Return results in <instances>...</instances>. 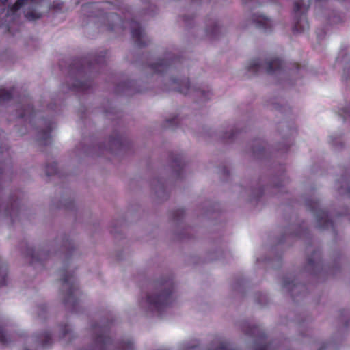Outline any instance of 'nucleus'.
<instances>
[{"label":"nucleus","mask_w":350,"mask_h":350,"mask_svg":"<svg viewBox=\"0 0 350 350\" xmlns=\"http://www.w3.org/2000/svg\"><path fill=\"white\" fill-rule=\"evenodd\" d=\"M113 7L112 10H121L120 5H115L109 1H103L101 3H90L83 5V10L88 9H96L97 11L94 12L90 16L96 18H106L107 19H112L113 21H118V23L124 26L126 23H129L131 28V36L134 40L135 44L138 48H143L148 44L150 42L149 39L146 37L141 25L137 23L134 19L129 21H123L122 18L116 13L109 12L105 11L106 9H109Z\"/></svg>","instance_id":"1"},{"label":"nucleus","mask_w":350,"mask_h":350,"mask_svg":"<svg viewBox=\"0 0 350 350\" xmlns=\"http://www.w3.org/2000/svg\"><path fill=\"white\" fill-rule=\"evenodd\" d=\"M157 295H148L146 302L148 306L157 312L163 310L173 300L174 284L172 279L161 280L157 286Z\"/></svg>","instance_id":"2"},{"label":"nucleus","mask_w":350,"mask_h":350,"mask_svg":"<svg viewBox=\"0 0 350 350\" xmlns=\"http://www.w3.org/2000/svg\"><path fill=\"white\" fill-rule=\"evenodd\" d=\"M62 286L66 289L64 294V304L70 308L72 312H76L79 300L77 297L78 286L73 273L63 270L61 274Z\"/></svg>","instance_id":"3"},{"label":"nucleus","mask_w":350,"mask_h":350,"mask_svg":"<svg viewBox=\"0 0 350 350\" xmlns=\"http://www.w3.org/2000/svg\"><path fill=\"white\" fill-rule=\"evenodd\" d=\"M30 3L31 7L25 12V18L33 21L42 17V14L36 11V8L40 2V0H16L15 3L10 7L5 14V21H15L18 18L17 12L21 7Z\"/></svg>","instance_id":"4"},{"label":"nucleus","mask_w":350,"mask_h":350,"mask_svg":"<svg viewBox=\"0 0 350 350\" xmlns=\"http://www.w3.org/2000/svg\"><path fill=\"white\" fill-rule=\"evenodd\" d=\"M286 65L284 62L278 57L271 58L265 62V66L258 59L251 61L247 70L254 74H258L262 68H265L266 73L274 75L284 70Z\"/></svg>","instance_id":"5"},{"label":"nucleus","mask_w":350,"mask_h":350,"mask_svg":"<svg viewBox=\"0 0 350 350\" xmlns=\"http://www.w3.org/2000/svg\"><path fill=\"white\" fill-rule=\"evenodd\" d=\"M310 1L305 4L303 0L294 1V18L295 24L293 27L294 33H301L309 29V23L306 18V12L310 6Z\"/></svg>","instance_id":"6"},{"label":"nucleus","mask_w":350,"mask_h":350,"mask_svg":"<svg viewBox=\"0 0 350 350\" xmlns=\"http://www.w3.org/2000/svg\"><path fill=\"white\" fill-rule=\"evenodd\" d=\"M170 85L172 88H169L168 90H175L185 95L194 92L198 96L201 97L204 100L209 99V96L211 95L209 90L206 91L201 88L191 87L188 78H172L170 79Z\"/></svg>","instance_id":"7"},{"label":"nucleus","mask_w":350,"mask_h":350,"mask_svg":"<svg viewBox=\"0 0 350 350\" xmlns=\"http://www.w3.org/2000/svg\"><path fill=\"white\" fill-rule=\"evenodd\" d=\"M306 205L316 217L319 228L325 230L334 228L329 213L320 208L318 200L308 198L306 200Z\"/></svg>","instance_id":"8"},{"label":"nucleus","mask_w":350,"mask_h":350,"mask_svg":"<svg viewBox=\"0 0 350 350\" xmlns=\"http://www.w3.org/2000/svg\"><path fill=\"white\" fill-rule=\"evenodd\" d=\"M245 334L255 338L256 346L254 350H269V344L265 342L266 334L259 326L252 325L245 330Z\"/></svg>","instance_id":"9"},{"label":"nucleus","mask_w":350,"mask_h":350,"mask_svg":"<svg viewBox=\"0 0 350 350\" xmlns=\"http://www.w3.org/2000/svg\"><path fill=\"white\" fill-rule=\"evenodd\" d=\"M178 59L176 56L167 55L165 59H159L157 62L152 64L150 68L155 73H163L167 72Z\"/></svg>","instance_id":"10"},{"label":"nucleus","mask_w":350,"mask_h":350,"mask_svg":"<svg viewBox=\"0 0 350 350\" xmlns=\"http://www.w3.org/2000/svg\"><path fill=\"white\" fill-rule=\"evenodd\" d=\"M252 22L255 26L265 32L271 31L273 27L272 21L262 14H254L252 16Z\"/></svg>","instance_id":"11"},{"label":"nucleus","mask_w":350,"mask_h":350,"mask_svg":"<svg viewBox=\"0 0 350 350\" xmlns=\"http://www.w3.org/2000/svg\"><path fill=\"white\" fill-rule=\"evenodd\" d=\"M10 204L7 205L6 208L4 211V216L10 217L11 218L12 222L14 221V217H16L19 215L21 207V200L18 198L14 199L12 198L10 199Z\"/></svg>","instance_id":"12"},{"label":"nucleus","mask_w":350,"mask_h":350,"mask_svg":"<svg viewBox=\"0 0 350 350\" xmlns=\"http://www.w3.org/2000/svg\"><path fill=\"white\" fill-rule=\"evenodd\" d=\"M23 103L22 112L19 113L18 117L20 118H26V120H29L31 122V119L36 116V111L34 110L33 106L31 104V101L28 98H23Z\"/></svg>","instance_id":"13"},{"label":"nucleus","mask_w":350,"mask_h":350,"mask_svg":"<svg viewBox=\"0 0 350 350\" xmlns=\"http://www.w3.org/2000/svg\"><path fill=\"white\" fill-rule=\"evenodd\" d=\"M27 256L31 258V264L40 262L42 265L43 262L49 258V254L42 250L36 251L32 248H27Z\"/></svg>","instance_id":"14"},{"label":"nucleus","mask_w":350,"mask_h":350,"mask_svg":"<svg viewBox=\"0 0 350 350\" xmlns=\"http://www.w3.org/2000/svg\"><path fill=\"white\" fill-rule=\"evenodd\" d=\"M53 127L51 122H46L45 128L38 131V140L40 144L46 146L51 143V133Z\"/></svg>","instance_id":"15"},{"label":"nucleus","mask_w":350,"mask_h":350,"mask_svg":"<svg viewBox=\"0 0 350 350\" xmlns=\"http://www.w3.org/2000/svg\"><path fill=\"white\" fill-rule=\"evenodd\" d=\"M321 252L319 250H314L312 255L308 257L307 262V268L313 272H315L317 269L321 265L320 260Z\"/></svg>","instance_id":"16"},{"label":"nucleus","mask_w":350,"mask_h":350,"mask_svg":"<svg viewBox=\"0 0 350 350\" xmlns=\"http://www.w3.org/2000/svg\"><path fill=\"white\" fill-rule=\"evenodd\" d=\"M36 341L40 342L43 348L50 347L52 343V336L49 332H44L36 336Z\"/></svg>","instance_id":"17"},{"label":"nucleus","mask_w":350,"mask_h":350,"mask_svg":"<svg viewBox=\"0 0 350 350\" xmlns=\"http://www.w3.org/2000/svg\"><path fill=\"white\" fill-rule=\"evenodd\" d=\"M14 93V88H12L10 90L0 89V103H4L12 100Z\"/></svg>","instance_id":"18"},{"label":"nucleus","mask_w":350,"mask_h":350,"mask_svg":"<svg viewBox=\"0 0 350 350\" xmlns=\"http://www.w3.org/2000/svg\"><path fill=\"white\" fill-rule=\"evenodd\" d=\"M123 137L117 134L115 136H111L109 138L110 146H116L118 149H121L123 146Z\"/></svg>","instance_id":"19"},{"label":"nucleus","mask_w":350,"mask_h":350,"mask_svg":"<svg viewBox=\"0 0 350 350\" xmlns=\"http://www.w3.org/2000/svg\"><path fill=\"white\" fill-rule=\"evenodd\" d=\"M8 266L0 260V287L6 285Z\"/></svg>","instance_id":"20"},{"label":"nucleus","mask_w":350,"mask_h":350,"mask_svg":"<svg viewBox=\"0 0 350 350\" xmlns=\"http://www.w3.org/2000/svg\"><path fill=\"white\" fill-rule=\"evenodd\" d=\"M57 172V164L53 162L51 164H46L45 166V173L46 176H50L56 174Z\"/></svg>","instance_id":"21"},{"label":"nucleus","mask_w":350,"mask_h":350,"mask_svg":"<svg viewBox=\"0 0 350 350\" xmlns=\"http://www.w3.org/2000/svg\"><path fill=\"white\" fill-rule=\"evenodd\" d=\"M206 32L213 37H216L220 32V27L218 23L216 21L213 22L212 27L207 28Z\"/></svg>","instance_id":"22"},{"label":"nucleus","mask_w":350,"mask_h":350,"mask_svg":"<svg viewBox=\"0 0 350 350\" xmlns=\"http://www.w3.org/2000/svg\"><path fill=\"white\" fill-rule=\"evenodd\" d=\"M135 82L133 81H124L117 86V91H125L133 88L135 85Z\"/></svg>","instance_id":"23"},{"label":"nucleus","mask_w":350,"mask_h":350,"mask_svg":"<svg viewBox=\"0 0 350 350\" xmlns=\"http://www.w3.org/2000/svg\"><path fill=\"white\" fill-rule=\"evenodd\" d=\"M297 284L295 282V278L290 279L289 278H284L282 286L284 288H287L289 291H291L293 288L296 287Z\"/></svg>","instance_id":"24"},{"label":"nucleus","mask_w":350,"mask_h":350,"mask_svg":"<svg viewBox=\"0 0 350 350\" xmlns=\"http://www.w3.org/2000/svg\"><path fill=\"white\" fill-rule=\"evenodd\" d=\"M89 88L88 82L77 81L71 88V90L85 91Z\"/></svg>","instance_id":"25"},{"label":"nucleus","mask_w":350,"mask_h":350,"mask_svg":"<svg viewBox=\"0 0 350 350\" xmlns=\"http://www.w3.org/2000/svg\"><path fill=\"white\" fill-rule=\"evenodd\" d=\"M61 332H62V338H66L68 336L69 338L72 337V334L70 326L67 324L61 326Z\"/></svg>","instance_id":"26"},{"label":"nucleus","mask_w":350,"mask_h":350,"mask_svg":"<svg viewBox=\"0 0 350 350\" xmlns=\"http://www.w3.org/2000/svg\"><path fill=\"white\" fill-rule=\"evenodd\" d=\"M119 348L122 350H133L134 345L133 341L128 340L126 341H122L119 345Z\"/></svg>","instance_id":"27"},{"label":"nucleus","mask_w":350,"mask_h":350,"mask_svg":"<svg viewBox=\"0 0 350 350\" xmlns=\"http://www.w3.org/2000/svg\"><path fill=\"white\" fill-rule=\"evenodd\" d=\"M172 163L174 166L179 167L180 170L183 167V156L178 154L172 159Z\"/></svg>","instance_id":"28"},{"label":"nucleus","mask_w":350,"mask_h":350,"mask_svg":"<svg viewBox=\"0 0 350 350\" xmlns=\"http://www.w3.org/2000/svg\"><path fill=\"white\" fill-rule=\"evenodd\" d=\"M10 340L4 333L3 327L0 325V342L3 345L8 344Z\"/></svg>","instance_id":"29"},{"label":"nucleus","mask_w":350,"mask_h":350,"mask_svg":"<svg viewBox=\"0 0 350 350\" xmlns=\"http://www.w3.org/2000/svg\"><path fill=\"white\" fill-rule=\"evenodd\" d=\"M80 62H82V66L77 69V72H85V71L90 70L94 66L93 63L90 62L88 67H86L84 65V64L86 62L85 59L80 60Z\"/></svg>","instance_id":"30"},{"label":"nucleus","mask_w":350,"mask_h":350,"mask_svg":"<svg viewBox=\"0 0 350 350\" xmlns=\"http://www.w3.org/2000/svg\"><path fill=\"white\" fill-rule=\"evenodd\" d=\"M184 214H185L184 209L179 208L173 212L172 217L174 220H178L179 218L183 217Z\"/></svg>","instance_id":"31"},{"label":"nucleus","mask_w":350,"mask_h":350,"mask_svg":"<svg viewBox=\"0 0 350 350\" xmlns=\"http://www.w3.org/2000/svg\"><path fill=\"white\" fill-rule=\"evenodd\" d=\"M342 182L343 185H342L341 189L343 188V187H345V192L344 193L350 198V181L345 179L342 180Z\"/></svg>","instance_id":"32"},{"label":"nucleus","mask_w":350,"mask_h":350,"mask_svg":"<svg viewBox=\"0 0 350 350\" xmlns=\"http://www.w3.org/2000/svg\"><path fill=\"white\" fill-rule=\"evenodd\" d=\"M215 350H238L234 348H230L228 345L226 344H221L219 347H217Z\"/></svg>","instance_id":"33"},{"label":"nucleus","mask_w":350,"mask_h":350,"mask_svg":"<svg viewBox=\"0 0 350 350\" xmlns=\"http://www.w3.org/2000/svg\"><path fill=\"white\" fill-rule=\"evenodd\" d=\"M167 122L169 126H173L174 125H177L178 124V119L177 117H174L170 120H167Z\"/></svg>","instance_id":"34"},{"label":"nucleus","mask_w":350,"mask_h":350,"mask_svg":"<svg viewBox=\"0 0 350 350\" xmlns=\"http://www.w3.org/2000/svg\"><path fill=\"white\" fill-rule=\"evenodd\" d=\"M117 25H118L117 23H112V24H109V29L111 30V31H113V30H115V29H116Z\"/></svg>","instance_id":"35"},{"label":"nucleus","mask_w":350,"mask_h":350,"mask_svg":"<svg viewBox=\"0 0 350 350\" xmlns=\"http://www.w3.org/2000/svg\"><path fill=\"white\" fill-rule=\"evenodd\" d=\"M235 135V133L234 131H232L228 137L227 138L229 139H231L234 137V136Z\"/></svg>","instance_id":"36"},{"label":"nucleus","mask_w":350,"mask_h":350,"mask_svg":"<svg viewBox=\"0 0 350 350\" xmlns=\"http://www.w3.org/2000/svg\"><path fill=\"white\" fill-rule=\"evenodd\" d=\"M293 67L295 68V69H296V70H299L300 68V66L299 64L295 63L293 64Z\"/></svg>","instance_id":"37"},{"label":"nucleus","mask_w":350,"mask_h":350,"mask_svg":"<svg viewBox=\"0 0 350 350\" xmlns=\"http://www.w3.org/2000/svg\"><path fill=\"white\" fill-rule=\"evenodd\" d=\"M6 30H7V31H8V32H11V27H10V24H8V25H6Z\"/></svg>","instance_id":"38"},{"label":"nucleus","mask_w":350,"mask_h":350,"mask_svg":"<svg viewBox=\"0 0 350 350\" xmlns=\"http://www.w3.org/2000/svg\"><path fill=\"white\" fill-rule=\"evenodd\" d=\"M101 62H102V60L100 59V57H98V58H96V59H95V62H96V64H100Z\"/></svg>","instance_id":"39"},{"label":"nucleus","mask_w":350,"mask_h":350,"mask_svg":"<svg viewBox=\"0 0 350 350\" xmlns=\"http://www.w3.org/2000/svg\"><path fill=\"white\" fill-rule=\"evenodd\" d=\"M342 113L345 114H347V115H348V114L350 115V110L345 109L342 111Z\"/></svg>","instance_id":"40"},{"label":"nucleus","mask_w":350,"mask_h":350,"mask_svg":"<svg viewBox=\"0 0 350 350\" xmlns=\"http://www.w3.org/2000/svg\"><path fill=\"white\" fill-rule=\"evenodd\" d=\"M254 1V0H246V1H244V0H243V3L244 4H247L248 2H251V1Z\"/></svg>","instance_id":"41"},{"label":"nucleus","mask_w":350,"mask_h":350,"mask_svg":"<svg viewBox=\"0 0 350 350\" xmlns=\"http://www.w3.org/2000/svg\"><path fill=\"white\" fill-rule=\"evenodd\" d=\"M3 133V131L0 130V136ZM0 152H3V151L0 150Z\"/></svg>","instance_id":"42"},{"label":"nucleus","mask_w":350,"mask_h":350,"mask_svg":"<svg viewBox=\"0 0 350 350\" xmlns=\"http://www.w3.org/2000/svg\"><path fill=\"white\" fill-rule=\"evenodd\" d=\"M1 1H2L3 3H5V2L8 1V0H0Z\"/></svg>","instance_id":"43"},{"label":"nucleus","mask_w":350,"mask_h":350,"mask_svg":"<svg viewBox=\"0 0 350 350\" xmlns=\"http://www.w3.org/2000/svg\"><path fill=\"white\" fill-rule=\"evenodd\" d=\"M253 152H254V153H258V150H253Z\"/></svg>","instance_id":"44"},{"label":"nucleus","mask_w":350,"mask_h":350,"mask_svg":"<svg viewBox=\"0 0 350 350\" xmlns=\"http://www.w3.org/2000/svg\"><path fill=\"white\" fill-rule=\"evenodd\" d=\"M192 1H198V0H191Z\"/></svg>","instance_id":"45"},{"label":"nucleus","mask_w":350,"mask_h":350,"mask_svg":"<svg viewBox=\"0 0 350 350\" xmlns=\"http://www.w3.org/2000/svg\"><path fill=\"white\" fill-rule=\"evenodd\" d=\"M26 350H28V349H26Z\"/></svg>","instance_id":"46"}]
</instances>
